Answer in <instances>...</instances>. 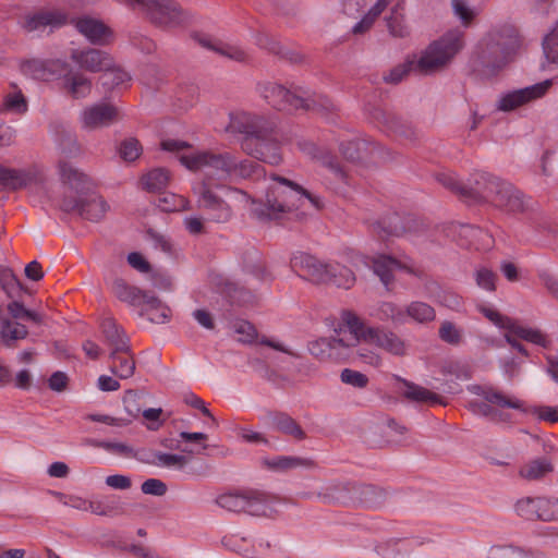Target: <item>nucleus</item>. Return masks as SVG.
I'll return each instance as SVG.
<instances>
[{
	"instance_id": "31",
	"label": "nucleus",
	"mask_w": 558,
	"mask_h": 558,
	"mask_svg": "<svg viewBox=\"0 0 558 558\" xmlns=\"http://www.w3.org/2000/svg\"><path fill=\"white\" fill-rule=\"evenodd\" d=\"M306 150L313 158L317 159L324 167L329 169L338 180L348 183V173L333 155L314 144H307Z\"/></svg>"
},
{
	"instance_id": "43",
	"label": "nucleus",
	"mask_w": 558,
	"mask_h": 558,
	"mask_svg": "<svg viewBox=\"0 0 558 558\" xmlns=\"http://www.w3.org/2000/svg\"><path fill=\"white\" fill-rule=\"evenodd\" d=\"M407 316L420 324H425L435 319L436 312L429 304L414 301L407 306L405 317Z\"/></svg>"
},
{
	"instance_id": "35",
	"label": "nucleus",
	"mask_w": 558,
	"mask_h": 558,
	"mask_svg": "<svg viewBox=\"0 0 558 558\" xmlns=\"http://www.w3.org/2000/svg\"><path fill=\"white\" fill-rule=\"evenodd\" d=\"M265 177V169L258 162L242 159L234 156V167H232L231 179L259 180Z\"/></svg>"
},
{
	"instance_id": "63",
	"label": "nucleus",
	"mask_w": 558,
	"mask_h": 558,
	"mask_svg": "<svg viewBox=\"0 0 558 558\" xmlns=\"http://www.w3.org/2000/svg\"><path fill=\"white\" fill-rule=\"evenodd\" d=\"M437 180L448 190L460 195L464 198L466 185L460 183L453 174L440 173L437 175Z\"/></svg>"
},
{
	"instance_id": "32",
	"label": "nucleus",
	"mask_w": 558,
	"mask_h": 558,
	"mask_svg": "<svg viewBox=\"0 0 558 558\" xmlns=\"http://www.w3.org/2000/svg\"><path fill=\"white\" fill-rule=\"evenodd\" d=\"M10 89L3 96L1 111L24 114L28 110L27 99L15 83H10Z\"/></svg>"
},
{
	"instance_id": "22",
	"label": "nucleus",
	"mask_w": 558,
	"mask_h": 558,
	"mask_svg": "<svg viewBox=\"0 0 558 558\" xmlns=\"http://www.w3.org/2000/svg\"><path fill=\"white\" fill-rule=\"evenodd\" d=\"M113 294L124 303L134 307L145 305L151 293L129 284L124 279L118 278L112 283Z\"/></svg>"
},
{
	"instance_id": "11",
	"label": "nucleus",
	"mask_w": 558,
	"mask_h": 558,
	"mask_svg": "<svg viewBox=\"0 0 558 558\" xmlns=\"http://www.w3.org/2000/svg\"><path fill=\"white\" fill-rule=\"evenodd\" d=\"M291 268L303 279L314 283H328L330 280V264L320 262L313 255L299 252L290 260Z\"/></svg>"
},
{
	"instance_id": "47",
	"label": "nucleus",
	"mask_w": 558,
	"mask_h": 558,
	"mask_svg": "<svg viewBox=\"0 0 558 558\" xmlns=\"http://www.w3.org/2000/svg\"><path fill=\"white\" fill-rule=\"evenodd\" d=\"M510 333L526 340L529 342L538 344V345H546V338L545 336L537 329L526 328L519 326L515 322H512L511 327L509 328Z\"/></svg>"
},
{
	"instance_id": "61",
	"label": "nucleus",
	"mask_w": 558,
	"mask_h": 558,
	"mask_svg": "<svg viewBox=\"0 0 558 558\" xmlns=\"http://www.w3.org/2000/svg\"><path fill=\"white\" fill-rule=\"evenodd\" d=\"M496 278V274L485 267L477 269L475 272V281L477 286L487 291H495Z\"/></svg>"
},
{
	"instance_id": "46",
	"label": "nucleus",
	"mask_w": 558,
	"mask_h": 558,
	"mask_svg": "<svg viewBox=\"0 0 558 558\" xmlns=\"http://www.w3.org/2000/svg\"><path fill=\"white\" fill-rule=\"evenodd\" d=\"M377 317L384 322L403 324L405 322V310L392 302H381L377 308Z\"/></svg>"
},
{
	"instance_id": "40",
	"label": "nucleus",
	"mask_w": 558,
	"mask_h": 558,
	"mask_svg": "<svg viewBox=\"0 0 558 558\" xmlns=\"http://www.w3.org/2000/svg\"><path fill=\"white\" fill-rule=\"evenodd\" d=\"M170 175L165 168H156L148 171L141 179L142 186L145 191L155 193L161 192L168 186Z\"/></svg>"
},
{
	"instance_id": "15",
	"label": "nucleus",
	"mask_w": 558,
	"mask_h": 558,
	"mask_svg": "<svg viewBox=\"0 0 558 558\" xmlns=\"http://www.w3.org/2000/svg\"><path fill=\"white\" fill-rule=\"evenodd\" d=\"M119 119V110L108 102L86 107L81 113L82 125L86 130L106 128Z\"/></svg>"
},
{
	"instance_id": "48",
	"label": "nucleus",
	"mask_w": 558,
	"mask_h": 558,
	"mask_svg": "<svg viewBox=\"0 0 558 558\" xmlns=\"http://www.w3.org/2000/svg\"><path fill=\"white\" fill-rule=\"evenodd\" d=\"M189 201L175 194H165L158 198L157 206L161 211L173 213L187 208Z\"/></svg>"
},
{
	"instance_id": "2",
	"label": "nucleus",
	"mask_w": 558,
	"mask_h": 558,
	"mask_svg": "<svg viewBox=\"0 0 558 558\" xmlns=\"http://www.w3.org/2000/svg\"><path fill=\"white\" fill-rule=\"evenodd\" d=\"M463 33L458 29L449 31L438 40L429 44L418 60L415 59V56L408 57L403 63L391 69L389 74L384 76V81L389 84H398L411 71H417L421 74L440 71L463 48Z\"/></svg>"
},
{
	"instance_id": "13",
	"label": "nucleus",
	"mask_w": 558,
	"mask_h": 558,
	"mask_svg": "<svg viewBox=\"0 0 558 558\" xmlns=\"http://www.w3.org/2000/svg\"><path fill=\"white\" fill-rule=\"evenodd\" d=\"M551 85V80H545L544 82L532 86L510 92L499 99L498 109L501 111H511L525 104L542 98Z\"/></svg>"
},
{
	"instance_id": "58",
	"label": "nucleus",
	"mask_w": 558,
	"mask_h": 558,
	"mask_svg": "<svg viewBox=\"0 0 558 558\" xmlns=\"http://www.w3.org/2000/svg\"><path fill=\"white\" fill-rule=\"evenodd\" d=\"M364 143L360 141H349L340 144V151L342 156L352 161H360L362 159V150Z\"/></svg>"
},
{
	"instance_id": "24",
	"label": "nucleus",
	"mask_w": 558,
	"mask_h": 558,
	"mask_svg": "<svg viewBox=\"0 0 558 558\" xmlns=\"http://www.w3.org/2000/svg\"><path fill=\"white\" fill-rule=\"evenodd\" d=\"M110 371L120 379H128L133 376L135 372V360L131 350V344L128 349L121 351L111 350L109 354Z\"/></svg>"
},
{
	"instance_id": "6",
	"label": "nucleus",
	"mask_w": 558,
	"mask_h": 558,
	"mask_svg": "<svg viewBox=\"0 0 558 558\" xmlns=\"http://www.w3.org/2000/svg\"><path fill=\"white\" fill-rule=\"evenodd\" d=\"M180 162L191 171L208 170L206 178L216 177L219 180L231 179L234 167V155L229 151L198 150L181 154Z\"/></svg>"
},
{
	"instance_id": "34",
	"label": "nucleus",
	"mask_w": 558,
	"mask_h": 558,
	"mask_svg": "<svg viewBox=\"0 0 558 558\" xmlns=\"http://www.w3.org/2000/svg\"><path fill=\"white\" fill-rule=\"evenodd\" d=\"M58 169L61 181L76 191L85 189L90 182L87 174L74 168L68 161H60Z\"/></svg>"
},
{
	"instance_id": "18",
	"label": "nucleus",
	"mask_w": 558,
	"mask_h": 558,
	"mask_svg": "<svg viewBox=\"0 0 558 558\" xmlns=\"http://www.w3.org/2000/svg\"><path fill=\"white\" fill-rule=\"evenodd\" d=\"M367 343L375 344L384 351L403 356L407 353L405 341L396 332L384 328H371L366 331Z\"/></svg>"
},
{
	"instance_id": "59",
	"label": "nucleus",
	"mask_w": 558,
	"mask_h": 558,
	"mask_svg": "<svg viewBox=\"0 0 558 558\" xmlns=\"http://www.w3.org/2000/svg\"><path fill=\"white\" fill-rule=\"evenodd\" d=\"M478 311L497 327L507 330L511 327L513 320L508 316L500 314L498 311L484 305L478 306Z\"/></svg>"
},
{
	"instance_id": "56",
	"label": "nucleus",
	"mask_w": 558,
	"mask_h": 558,
	"mask_svg": "<svg viewBox=\"0 0 558 558\" xmlns=\"http://www.w3.org/2000/svg\"><path fill=\"white\" fill-rule=\"evenodd\" d=\"M543 49L547 60L558 64V22L551 33L544 38Z\"/></svg>"
},
{
	"instance_id": "5",
	"label": "nucleus",
	"mask_w": 558,
	"mask_h": 558,
	"mask_svg": "<svg viewBox=\"0 0 558 558\" xmlns=\"http://www.w3.org/2000/svg\"><path fill=\"white\" fill-rule=\"evenodd\" d=\"M216 504L231 512L266 515L272 509L274 497L263 490L251 488L219 495Z\"/></svg>"
},
{
	"instance_id": "51",
	"label": "nucleus",
	"mask_w": 558,
	"mask_h": 558,
	"mask_svg": "<svg viewBox=\"0 0 558 558\" xmlns=\"http://www.w3.org/2000/svg\"><path fill=\"white\" fill-rule=\"evenodd\" d=\"M90 445L97 448H102L109 452L116 453L121 457L125 458H135L136 452L133 449V447L123 444V442H113V441H106V440H93L90 441Z\"/></svg>"
},
{
	"instance_id": "3",
	"label": "nucleus",
	"mask_w": 558,
	"mask_h": 558,
	"mask_svg": "<svg viewBox=\"0 0 558 558\" xmlns=\"http://www.w3.org/2000/svg\"><path fill=\"white\" fill-rule=\"evenodd\" d=\"M258 90L268 105L279 111L291 113L304 110L325 116L336 110L335 104L327 96L304 97L305 92L302 88L291 90L280 84L266 82L258 85Z\"/></svg>"
},
{
	"instance_id": "21",
	"label": "nucleus",
	"mask_w": 558,
	"mask_h": 558,
	"mask_svg": "<svg viewBox=\"0 0 558 558\" xmlns=\"http://www.w3.org/2000/svg\"><path fill=\"white\" fill-rule=\"evenodd\" d=\"M68 23V14L61 10H41L26 15L23 21V28L27 32L43 29L47 26L60 27Z\"/></svg>"
},
{
	"instance_id": "7",
	"label": "nucleus",
	"mask_w": 558,
	"mask_h": 558,
	"mask_svg": "<svg viewBox=\"0 0 558 558\" xmlns=\"http://www.w3.org/2000/svg\"><path fill=\"white\" fill-rule=\"evenodd\" d=\"M124 4L147 15L159 27H174L185 20L179 4L173 0H121Z\"/></svg>"
},
{
	"instance_id": "45",
	"label": "nucleus",
	"mask_w": 558,
	"mask_h": 558,
	"mask_svg": "<svg viewBox=\"0 0 558 558\" xmlns=\"http://www.w3.org/2000/svg\"><path fill=\"white\" fill-rule=\"evenodd\" d=\"M488 558H534L532 551H526L513 545H494L487 551Z\"/></svg>"
},
{
	"instance_id": "60",
	"label": "nucleus",
	"mask_w": 558,
	"mask_h": 558,
	"mask_svg": "<svg viewBox=\"0 0 558 558\" xmlns=\"http://www.w3.org/2000/svg\"><path fill=\"white\" fill-rule=\"evenodd\" d=\"M341 381L355 388H365L368 384V377L357 371L344 368L340 374Z\"/></svg>"
},
{
	"instance_id": "57",
	"label": "nucleus",
	"mask_w": 558,
	"mask_h": 558,
	"mask_svg": "<svg viewBox=\"0 0 558 558\" xmlns=\"http://www.w3.org/2000/svg\"><path fill=\"white\" fill-rule=\"evenodd\" d=\"M233 330L242 337L239 339L242 343H253L257 338V330L253 324L244 319H238L233 323Z\"/></svg>"
},
{
	"instance_id": "33",
	"label": "nucleus",
	"mask_w": 558,
	"mask_h": 558,
	"mask_svg": "<svg viewBox=\"0 0 558 558\" xmlns=\"http://www.w3.org/2000/svg\"><path fill=\"white\" fill-rule=\"evenodd\" d=\"M0 339L7 348H15L16 341L25 339L28 330L25 325L2 318L0 322Z\"/></svg>"
},
{
	"instance_id": "26",
	"label": "nucleus",
	"mask_w": 558,
	"mask_h": 558,
	"mask_svg": "<svg viewBox=\"0 0 558 558\" xmlns=\"http://www.w3.org/2000/svg\"><path fill=\"white\" fill-rule=\"evenodd\" d=\"M76 29L84 35L92 44L102 45L106 38L111 34L101 21L92 17H81L74 20Z\"/></svg>"
},
{
	"instance_id": "17",
	"label": "nucleus",
	"mask_w": 558,
	"mask_h": 558,
	"mask_svg": "<svg viewBox=\"0 0 558 558\" xmlns=\"http://www.w3.org/2000/svg\"><path fill=\"white\" fill-rule=\"evenodd\" d=\"M490 202L509 213H522L526 208L523 194L513 184L504 180L500 181Z\"/></svg>"
},
{
	"instance_id": "12",
	"label": "nucleus",
	"mask_w": 558,
	"mask_h": 558,
	"mask_svg": "<svg viewBox=\"0 0 558 558\" xmlns=\"http://www.w3.org/2000/svg\"><path fill=\"white\" fill-rule=\"evenodd\" d=\"M40 180L41 173L35 166L16 169L0 165V192L22 190Z\"/></svg>"
},
{
	"instance_id": "39",
	"label": "nucleus",
	"mask_w": 558,
	"mask_h": 558,
	"mask_svg": "<svg viewBox=\"0 0 558 558\" xmlns=\"http://www.w3.org/2000/svg\"><path fill=\"white\" fill-rule=\"evenodd\" d=\"M142 311V315L146 314L148 319L155 324H165L170 319L171 310L162 304V302L154 294L149 296Z\"/></svg>"
},
{
	"instance_id": "28",
	"label": "nucleus",
	"mask_w": 558,
	"mask_h": 558,
	"mask_svg": "<svg viewBox=\"0 0 558 558\" xmlns=\"http://www.w3.org/2000/svg\"><path fill=\"white\" fill-rule=\"evenodd\" d=\"M554 472V465L547 458H536L527 461L519 469V476L527 482L545 478Z\"/></svg>"
},
{
	"instance_id": "41",
	"label": "nucleus",
	"mask_w": 558,
	"mask_h": 558,
	"mask_svg": "<svg viewBox=\"0 0 558 558\" xmlns=\"http://www.w3.org/2000/svg\"><path fill=\"white\" fill-rule=\"evenodd\" d=\"M64 82L68 93L73 98H84L90 93L92 83L81 73L68 74L64 77Z\"/></svg>"
},
{
	"instance_id": "9",
	"label": "nucleus",
	"mask_w": 558,
	"mask_h": 558,
	"mask_svg": "<svg viewBox=\"0 0 558 558\" xmlns=\"http://www.w3.org/2000/svg\"><path fill=\"white\" fill-rule=\"evenodd\" d=\"M241 148L247 155L269 165H278L282 160L280 144L276 137L275 124L272 130L258 140L243 138Z\"/></svg>"
},
{
	"instance_id": "30",
	"label": "nucleus",
	"mask_w": 558,
	"mask_h": 558,
	"mask_svg": "<svg viewBox=\"0 0 558 558\" xmlns=\"http://www.w3.org/2000/svg\"><path fill=\"white\" fill-rule=\"evenodd\" d=\"M410 222H412L411 218L402 219L400 216L393 215L388 218L387 226H385L386 221L375 222L373 225V232L379 238H385L386 235L400 236L413 230Z\"/></svg>"
},
{
	"instance_id": "27",
	"label": "nucleus",
	"mask_w": 558,
	"mask_h": 558,
	"mask_svg": "<svg viewBox=\"0 0 558 558\" xmlns=\"http://www.w3.org/2000/svg\"><path fill=\"white\" fill-rule=\"evenodd\" d=\"M267 420L272 428L287 436H291L296 440L306 438V434L300 424L284 412L270 413Z\"/></svg>"
},
{
	"instance_id": "14",
	"label": "nucleus",
	"mask_w": 558,
	"mask_h": 558,
	"mask_svg": "<svg viewBox=\"0 0 558 558\" xmlns=\"http://www.w3.org/2000/svg\"><path fill=\"white\" fill-rule=\"evenodd\" d=\"M61 209L68 213L77 210L82 218L89 221H99L105 217L109 206L101 196L94 195L80 201L64 197Z\"/></svg>"
},
{
	"instance_id": "16",
	"label": "nucleus",
	"mask_w": 558,
	"mask_h": 558,
	"mask_svg": "<svg viewBox=\"0 0 558 558\" xmlns=\"http://www.w3.org/2000/svg\"><path fill=\"white\" fill-rule=\"evenodd\" d=\"M181 451L186 454L155 452L153 463L158 466L175 469L189 475L198 476L204 474L205 463H199V465L195 466L192 464V457L189 456L193 451L187 448H183Z\"/></svg>"
},
{
	"instance_id": "50",
	"label": "nucleus",
	"mask_w": 558,
	"mask_h": 558,
	"mask_svg": "<svg viewBox=\"0 0 558 558\" xmlns=\"http://www.w3.org/2000/svg\"><path fill=\"white\" fill-rule=\"evenodd\" d=\"M0 286L9 298H13L21 290L19 279L9 267H0Z\"/></svg>"
},
{
	"instance_id": "64",
	"label": "nucleus",
	"mask_w": 558,
	"mask_h": 558,
	"mask_svg": "<svg viewBox=\"0 0 558 558\" xmlns=\"http://www.w3.org/2000/svg\"><path fill=\"white\" fill-rule=\"evenodd\" d=\"M123 404L126 413L130 416V420L138 417V415L142 412V408L140 404V398L136 392L134 391H126L124 398H123Z\"/></svg>"
},
{
	"instance_id": "49",
	"label": "nucleus",
	"mask_w": 558,
	"mask_h": 558,
	"mask_svg": "<svg viewBox=\"0 0 558 558\" xmlns=\"http://www.w3.org/2000/svg\"><path fill=\"white\" fill-rule=\"evenodd\" d=\"M142 151L143 147L135 137H129L122 141L118 149L119 156L128 162L136 160Z\"/></svg>"
},
{
	"instance_id": "53",
	"label": "nucleus",
	"mask_w": 558,
	"mask_h": 558,
	"mask_svg": "<svg viewBox=\"0 0 558 558\" xmlns=\"http://www.w3.org/2000/svg\"><path fill=\"white\" fill-rule=\"evenodd\" d=\"M438 336L444 342L452 345L459 344L462 340V331L449 320L441 323Z\"/></svg>"
},
{
	"instance_id": "55",
	"label": "nucleus",
	"mask_w": 558,
	"mask_h": 558,
	"mask_svg": "<svg viewBox=\"0 0 558 558\" xmlns=\"http://www.w3.org/2000/svg\"><path fill=\"white\" fill-rule=\"evenodd\" d=\"M388 128L397 135L404 137L409 141H415L417 138V132L411 125L402 121L398 117H390L388 121Z\"/></svg>"
},
{
	"instance_id": "37",
	"label": "nucleus",
	"mask_w": 558,
	"mask_h": 558,
	"mask_svg": "<svg viewBox=\"0 0 558 558\" xmlns=\"http://www.w3.org/2000/svg\"><path fill=\"white\" fill-rule=\"evenodd\" d=\"M402 381L407 387V390L404 391V397L407 399L418 403L445 404L439 395L428 390L427 388L408 380Z\"/></svg>"
},
{
	"instance_id": "54",
	"label": "nucleus",
	"mask_w": 558,
	"mask_h": 558,
	"mask_svg": "<svg viewBox=\"0 0 558 558\" xmlns=\"http://www.w3.org/2000/svg\"><path fill=\"white\" fill-rule=\"evenodd\" d=\"M102 85L108 86L109 88H113L120 86L131 80V76L128 72L120 68H113V65L105 71V74L101 76Z\"/></svg>"
},
{
	"instance_id": "23",
	"label": "nucleus",
	"mask_w": 558,
	"mask_h": 558,
	"mask_svg": "<svg viewBox=\"0 0 558 558\" xmlns=\"http://www.w3.org/2000/svg\"><path fill=\"white\" fill-rule=\"evenodd\" d=\"M101 333L106 344L111 350L121 351L130 345V338L113 317H105L100 323Z\"/></svg>"
},
{
	"instance_id": "8",
	"label": "nucleus",
	"mask_w": 558,
	"mask_h": 558,
	"mask_svg": "<svg viewBox=\"0 0 558 558\" xmlns=\"http://www.w3.org/2000/svg\"><path fill=\"white\" fill-rule=\"evenodd\" d=\"M514 511L530 521H558V498L523 497L515 502Z\"/></svg>"
},
{
	"instance_id": "38",
	"label": "nucleus",
	"mask_w": 558,
	"mask_h": 558,
	"mask_svg": "<svg viewBox=\"0 0 558 558\" xmlns=\"http://www.w3.org/2000/svg\"><path fill=\"white\" fill-rule=\"evenodd\" d=\"M343 322L349 329V337L343 336L349 343H353L351 347L356 345L361 340L367 342L366 331L372 327H367L364 323L351 312L343 314Z\"/></svg>"
},
{
	"instance_id": "44",
	"label": "nucleus",
	"mask_w": 558,
	"mask_h": 558,
	"mask_svg": "<svg viewBox=\"0 0 558 558\" xmlns=\"http://www.w3.org/2000/svg\"><path fill=\"white\" fill-rule=\"evenodd\" d=\"M330 269L331 278L328 283L343 289H350L355 283V276L350 268L339 264H330Z\"/></svg>"
},
{
	"instance_id": "25",
	"label": "nucleus",
	"mask_w": 558,
	"mask_h": 558,
	"mask_svg": "<svg viewBox=\"0 0 558 558\" xmlns=\"http://www.w3.org/2000/svg\"><path fill=\"white\" fill-rule=\"evenodd\" d=\"M400 268L404 269L410 274H415L413 268L392 256L389 255H378L373 259V269L374 272L380 278V281L388 287L393 281V269Z\"/></svg>"
},
{
	"instance_id": "10",
	"label": "nucleus",
	"mask_w": 558,
	"mask_h": 558,
	"mask_svg": "<svg viewBox=\"0 0 558 558\" xmlns=\"http://www.w3.org/2000/svg\"><path fill=\"white\" fill-rule=\"evenodd\" d=\"M272 122L263 116L240 111L230 116L227 130L232 133L244 134V138L258 140L272 130Z\"/></svg>"
},
{
	"instance_id": "29",
	"label": "nucleus",
	"mask_w": 558,
	"mask_h": 558,
	"mask_svg": "<svg viewBox=\"0 0 558 558\" xmlns=\"http://www.w3.org/2000/svg\"><path fill=\"white\" fill-rule=\"evenodd\" d=\"M482 397L485 401L494 405V408L500 409H513L524 412V402L514 396L507 395L502 390L494 387H485L482 392Z\"/></svg>"
},
{
	"instance_id": "62",
	"label": "nucleus",
	"mask_w": 558,
	"mask_h": 558,
	"mask_svg": "<svg viewBox=\"0 0 558 558\" xmlns=\"http://www.w3.org/2000/svg\"><path fill=\"white\" fill-rule=\"evenodd\" d=\"M221 543L226 548H228L232 551H235V553H239L242 555L248 554L245 537H240L236 534H229V535H226L222 537Z\"/></svg>"
},
{
	"instance_id": "4",
	"label": "nucleus",
	"mask_w": 558,
	"mask_h": 558,
	"mask_svg": "<svg viewBox=\"0 0 558 558\" xmlns=\"http://www.w3.org/2000/svg\"><path fill=\"white\" fill-rule=\"evenodd\" d=\"M386 498L387 493L384 488L356 483L333 486L324 495V499L328 502L363 506L366 508L380 507L386 501Z\"/></svg>"
},
{
	"instance_id": "19",
	"label": "nucleus",
	"mask_w": 558,
	"mask_h": 558,
	"mask_svg": "<svg viewBox=\"0 0 558 558\" xmlns=\"http://www.w3.org/2000/svg\"><path fill=\"white\" fill-rule=\"evenodd\" d=\"M500 181L499 178L487 172L475 173L471 185L466 186L464 198L474 202H490Z\"/></svg>"
},
{
	"instance_id": "36",
	"label": "nucleus",
	"mask_w": 558,
	"mask_h": 558,
	"mask_svg": "<svg viewBox=\"0 0 558 558\" xmlns=\"http://www.w3.org/2000/svg\"><path fill=\"white\" fill-rule=\"evenodd\" d=\"M353 343L347 342L344 337L322 338L310 342L308 350L312 355L324 360L330 356V351L340 347L350 348Z\"/></svg>"
},
{
	"instance_id": "52",
	"label": "nucleus",
	"mask_w": 558,
	"mask_h": 558,
	"mask_svg": "<svg viewBox=\"0 0 558 558\" xmlns=\"http://www.w3.org/2000/svg\"><path fill=\"white\" fill-rule=\"evenodd\" d=\"M387 26L389 33L393 37L404 38L409 35V28L404 24L403 15L398 13V9L395 8L391 15L387 19Z\"/></svg>"
},
{
	"instance_id": "1",
	"label": "nucleus",
	"mask_w": 558,
	"mask_h": 558,
	"mask_svg": "<svg viewBox=\"0 0 558 558\" xmlns=\"http://www.w3.org/2000/svg\"><path fill=\"white\" fill-rule=\"evenodd\" d=\"M272 180L290 187V192L276 186L270 187L266 194V202L262 203L250 196L246 192L225 184H214L210 178H205L193 187L197 197V207L203 210L210 221L226 223L231 220L233 210L228 202L218 193V191L228 194H239L246 203L251 204V214L262 222L278 220L283 214L291 213L298 208L296 202L305 197L315 209H322L324 204L322 199L303 189L298 183L280 177L272 175Z\"/></svg>"
},
{
	"instance_id": "42",
	"label": "nucleus",
	"mask_w": 558,
	"mask_h": 558,
	"mask_svg": "<svg viewBox=\"0 0 558 558\" xmlns=\"http://www.w3.org/2000/svg\"><path fill=\"white\" fill-rule=\"evenodd\" d=\"M268 465L275 470L287 471L298 468L314 469L316 468V462L311 458L282 456L269 461Z\"/></svg>"
},
{
	"instance_id": "20",
	"label": "nucleus",
	"mask_w": 558,
	"mask_h": 558,
	"mask_svg": "<svg viewBox=\"0 0 558 558\" xmlns=\"http://www.w3.org/2000/svg\"><path fill=\"white\" fill-rule=\"evenodd\" d=\"M71 59L80 68L94 73L109 70L112 66V58L107 52L93 48L74 49Z\"/></svg>"
}]
</instances>
